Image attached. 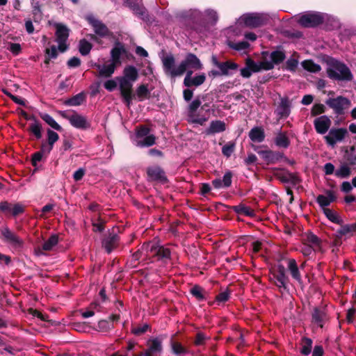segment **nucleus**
Segmentation results:
<instances>
[{"label":"nucleus","mask_w":356,"mask_h":356,"mask_svg":"<svg viewBox=\"0 0 356 356\" xmlns=\"http://www.w3.org/2000/svg\"><path fill=\"white\" fill-rule=\"evenodd\" d=\"M47 155H49L52 150L55 143L59 140L58 134L54 131L47 129Z\"/></svg>","instance_id":"32"},{"label":"nucleus","mask_w":356,"mask_h":356,"mask_svg":"<svg viewBox=\"0 0 356 356\" xmlns=\"http://www.w3.org/2000/svg\"><path fill=\"white\" fill-rule=\"evenodd\" d=\"M323 213L331 222L341 225L343 223L342 218L330 209H324Z\"/></svg>","instance_id":"42"},{"label":"nucleus","mask_w":356,"mask_h":356,"mask_svg":"<svg viewBox=\"0 0 356 356\" xmlns=\"http://www.w3.org/2000/svg\"><path fill=\"white\" fill-rule=\"evenodd\" d=\"M136 95L139 101H143L145 99H149L150 92L148 89L147 84H141L136 89Z\"/></svg>","instance_id":"45"},{"label":"nucleus","mask_w":356,"mask_h":356,"mask_svg":"<svg viewBox=\"0 0 356 356\" xmlns=\"http://www.w3.org/2000/svg\"><path fill=\"white\" fill-rule=\"evenodd\" d=\"M170 347L173 354L181 356L188 353V349L183 346L181 343L174 340L172 338L170 339Z\"/></svg>","instance_id":"37"},{"label":"nucleus","mask_w":356,"mask_h":356,"mask_svg":"<svg viewBox=\"0 0 356 356\" xmlns=\"http://www.w3.org/2000/svg\"><path fill=\"white\" fill-rule=\"evenodd\" d=\"M86 94L83 92L74 95L71 98L66 99L64 104L69 106H77L81 105L86 101Z\"/></svg>","instance_id":"31"},{"label":"nucleus","mask_w":356,"mask_h":356,"mask_svg":"<svg viewBox=\"0 0 356 356\" xmlns=\"http://www.w3.org/2000/svg\"><path fill=\"white\" fill-rule=\"evenodd\" d=\"M40 117L52 129L58 131L63 130L62 127L60 124H58L49 114L40 113Z\"/></svg>","instance_id":"40"},{"label":"nucleus","mask_w":356,"mask_h":356,"mask_svg":"<svg viewBox=\"0 0 356 356\" xmlns=\"http://www.w3.org/2000/svg\"><path fill=\"white\" fill-rule=\"evenodd\" d=\"M275 145L280 148L286 149L290 145V140L286 132H279L274 138Z\"/></svg>","instance_id":"30"},{"label":"nucleus","mask_w":356,"mask_h":356,"mask_svg":"<svg viewBox=\"0 0 356 356\" xmlns=\"http://www.w3.org/2000/svg\"><path fill=\"white\" fill-rule=\"evenodd\" d=\"M138 72L136 67L127 65L123 70V76L115 79L119 83V90L123 102L129 106L135 98L133 90V83L138 79Z\"/></svg>","instance_id":"2"},{"label":"nucleus","mask_w":356,"mask_h":356,"mask_svg":"<svg viewBox=\"0 0 356 356\" xmlns=\"http://www.w3.org/2000/svg\"><path fill=\"white\" fill-rule=\"evenodd\" d=\"M89 24L92 26L96 35L101 38H113L114 34L102 21L93 17L88 18Z\"/></svg>","instance_id":"13"},{"label":"nucleus","mask_w":356,"mask_h":356,"mask_svg":"<svg viewBox=\"0 0 356 356\" xmlns=\"http://www.w3.org/2000/svg\"><path fill=\"white\" fill-rule=\"evenodd\" d=\"M323 22V15L315 12L306 13L302 15L298 20V23L305 28H314L322 24Z\"/></svg>","instance_id":"7"},{"label":"nucleus","mask_w":356,"mask_h":356,"mask_svg":"<svg viewBox=\"0 0 356 356\" xmlns=\"http://www.w3.org/2000/svg\"><path fill=\"white\" fill-rule=\"evenodd\" d=\"M212 64L220 70V72L222 76H229V70H236L238 65L230 60L225 62H220L216 56L211 57Z\"/></svg>","instance_id":"15"},{"label":"nucleus","mask_w":356,"mask_h":356,"mask_svg":"<svg viewBox=\"0 0 356 356\" xmlns=\"http://www.w3.org/2000/svg\"><path fill=\"white\" fill-rule=\"evenodd\" d=\"M313 341L310 338L304 337L302 339V347L300 349V353L305 356H307L312 351Z\"/></svg>","instance_id":"43"},{"label":"nucleus","mask_w":356,"mask_h":356,"mask_svg":"<svg viewBox=\"0 0 356 356\" xmlns=\"http://www.w3.org/2000/svg\"><path fill=\"white\" fill-rule=\"evenodd\" d=\"M149 329H150V326L148 324H144L141 327L132 328L131 332L136 336H140L146 332Z\"/></svg>","instance_id":"61"},{"label":"nucleus","mask_w":356,"mask_h":356,"mask_svg":"<svg viewBox=\"0 0 356 356\" xmlns=\"http://www.w3.org/2000/svg\"><path fill=\"white\" fill-rule=\"evenodd\" d=\"M92 66L99 70L98 74L97 76L103 78L111 77L115 72L116 67H118V65L113 63L108 65H101L99 63H94Z\"/></svg>","instance_id":"22"},{"label":"nucleus","mask_w":356,"mask_h":356,"mask_svg":"<svg viewBox=\"0 0 356 356\" xmlns=\"http://www.w3.org/2000/svg\"><path fill=\"white\" fill-rule=\"evenodd\" d=\"M0 239L14 248H21L24 245V241L7 225L0 227Z\"/></svg>","instance_id":"5"},{"label":"nucleus","mask_w":356,"mask_h":356,"mask_svg":"<svg viewBox=\"0 0 356 356\" xmlns=\"http://www.w3.org/2000/svg\"><path fill=\"white\" fill-rule=\"evenodd\" d=\"M241 21L249 28H257L265 24L264 17L259 13H247L241 17Z\"/></svg>","instance_id":"14"},{"label":"nucleus","mask_w":356,"mask_h":356,"mask_svg":"<svg viewBox=\"0 0 356 356\" xmlns=\"http://www.w3.org/2000/svg\"><path fill=\"white\" fill-rule=\"evenodd\" d=\"M312 323L323 328L327 318L326 313L321 309L315 307L312 313Z\"/></svg>","instance_id":"24"},{"label":"nucleus","mask_w":356,"mask_h":356,"mask_svg":"<svg viewBox=\"0 0 356 356\" xmlns=\"http://www.w3.org/2000/svg\"><path fill=\"white\" fill-rule=\"evenodd\" d=\"M113 327V324L108 320H100L98 322V328L102 332H108Z\"/></svg>","instance_id":"57"},{"label":"nucleus","mask_w":356,"mask_h":356,"mask_svg":"<svg viewBox=\"0 0 356 356\" xmlns=\"http://www.w3.org/2000/svg\"><path fill=\"white\" fill-rule=\"evenodd\" d=\"M347 134L348 131L346 128H332L324 138L328 145L334 147L337 143L342 141Z\"/></svg>","instance_id":"12"},{"label":"nucleus","mask_w":356,"mask_h":356,"mask_svg":"<svg viewBox=\"0 0 356 356\" xmlns=\"http://www.w3.org/2000/svg\"><path fill=\"white\" fill-rule=\"evenodd\" d=\"M331 124V120L327 115H321L314 121L315 130L319 134H325L329 130Z\"/></svg>","instance_id":"21"},{"label":"nucleus","mask_w":356,"mask_h":356,"mask_svg":"<svg viewBox=\"0 0 356 356\" xmlns=\"http://www.w3.org/2000/svg\"><path fill=\"white\" fill-rule=\"evenodd\" d=\"M326 108L322 104H315L311 110V115L314 117L323 114L325 112Z\"/></svg>","instance_id":"55"},{"label":"nucleus","mask_w":356,"mask_h":356,"mask_svg":"<svg viewBox=\"0 0 356 356\" xmlns=\"http://www.w3.org/2000/svg\"><path fill=\"white\" fill-rule=\"evenodd\" d=\"M236 147L234 141H229L222 147V154L227 158H229L234 153Z\"/></svg>","instance_id":"51"},{"label":"nucleus","mask_w":356,"mask_h":356,"mask_svg":"<svg viewBox=\"0 0 356 356\" xmlns=\"http://www.w3.org/2000/svg\"><path fill=\"white\" fill-rule=\"evenodd\" d=\"M273 278L275 280V285L280 289V291H288L289 277L286 275V269L282 264L277 265L272 271Z\"/></svg>","instance_id":"9"},{"label":"nucleus","mask_w":356,"mask_h":356,"mask_svg":"<svg viewBox=\"0 0 356 356\" xmlns=\"http://www.w3.org/2000/svg\"><path fill=\"white\" fill-rule=\"evenodd\" d=\"M231 292V290L227 288L225 291L218 293L215 298V301L209 302V305H212L215 302L218 305L227 302L230 298Z\"/></svg>","instance_id":"46"},{"label":"nucleus","mask_w":356,"mask_h":356,"mask_svg":"<svg viewBox=\"0 0 356 356\" xmlns=\"http://www.w3.org/2000/svg\"><path fill=\"white\" fill-rule=\"evenodd\" d=\"M228 45L230 48L235 49L236 51H241L246 49L249 47L250 44L246 41H241L237 43H234L232 42H229Z\"/></svg>","instance_id":"56"},{"label":"nucleus","mask_w":356,"mask_h":356,"mask_svg":"<svg viewBox=\"0 0 356 356\" xmlns=\"http://www.w3.org/2000/svg\"><path fill=\"white\" fill-rule=\"evenodd\" d=\"M325 104L337 115H343L344 110L349 108L351 105L350 101L343 96H338L336 98H329L325 101Z\"/></svg>","instance_id":"10"},{"label":"nucleus","mask_w":356,"mask_h":356,"mask_svg":"<svg viewBox=\"0 0 356 356\" xmlns=\"http://www.w3.org/2000/svg\"><path fill=\"white\" fill-rule=\"evenodd\" d=\"M190 293L195 298L197 301H204L207 299V291L204 288L198 284H195L191 288Z\"/></svg>","instance_id":"34"},{"label":"nucleus","mask_w":356,"mask_h":356,"mask_svg":"<svg viewBox=\"0 0 356 356\" xmlns=\"http://www.w3.org/2000/svg\"><path fill=\"white\" fill-rule=\"evenodd\" d=\"M250 140L254 143H261L265 139V132L261 127H253L248 134Z\"/></svg>","instance_id":"27"},{"label":"nucleus","mask_w":356,"mask_h":356,"mask_svg":"<svg viewBox=\"0 0 356 356\" xmlns=\"http://www.w3.org/2000/svg\"><path fill=\"white\" fill-rule=\"evenodd\" d=\"M272 170L275 171H279L282 170L283 172H286L289 176V183H291L293 186L300 183L302 181L301 179L299 177L297 172H290L289 170H287L285 168H274Z\"/></svg>","instance_id":"44"},{"label":"nucleus","mask_w":356,"mask_h":356,"mask_svg":"<svg viewBox=\"0 0 356 356\" xmlns=\"http://www.w3.org/2000/svg\"><path fill=\"white\" fill-rule=\"evenodd\" d=\"M127 51L124 45L121 42L117 40L115 42L114 47L111 50V63L119 66L122 64L121 55L127 54Z\"/></svg>","instance_id":"18"},{"label":"nucleus","mask_w":356,"mask_h":356,"mask_svg":"<svg viewBox=\"0 0 356 356\" xmlns=\"http://www.w3.org/2000/svg\"><path fill=\"white\" fill-rule=\"evenodd\" d=\"M29 314H31L33 316H35V317L40 318L42 321H48V315L43 314L38 309L31 308L29 309Z\"/></svg>","instance_id":"63"},{"label":"nucleus","mask_w":356,"mask_h":356,"mask_svg":"<svg viewBox=\"0 0 356 356\" xmlns=\"http://www.w3.org/2000/svg\"><path fill=\"white\" fill-rule=\"evenodd\" d=\"M156 143V136L153 134H148L140 140H136V145L140 147H151Z\"/></svg>","instance_id":"39"},{"label":"nucleus","mask_w":356,"mask_h":356,"mask_svg":"<svg viewBox=\"0 0 356 356\" xmlns=\"http://www.w3.org/2000/svg\"><path fill=\"white\" fill-rule=\"evenodd\" d=\"M302 67L310 72L316 73L318 72L321 67L320 65L314 62V60L309 59V60H305L302 62Z\"/></svg>","instance_id":"41"},{"label":"nucleus","mask_w":356,"mask_h":356,"mask_svg":"<svg viewBox=\"0 0 356 356\" xmlns=\"http://www.w3.org/2000/svg\"><path fill=\"white\" fill-rule=\"evenodd\" d=\"M226 130V124L221 120H213L210 123L209 127L206 130L207 135L215 134L223 132Z\"/></svg>","instance_id":"26"},{"label":"nucleus","mask_w":356,"mask_h":356,"mask_svg":"<svg viewBox=\"0 0 356 356\" xmlns=\"http://www.w3.org/2000/svg\"><path fill=\"white\" fill-rule=\"evenodd\" d=\"M162 63L165 73L171 77L180 76L188 69L200 70L203 68V65L200 60L193 53L187 54L177 67H175V58L172 54L163 57L162 58Z\"/></svg>","instance_id":"1"},{"label":"nucleus","mask_w":356,"mask_h":356,"mask_svg":"<svg viewBox=\"0 0 356 356\" xmlns=\"http://www.w3.org/2000/svg\"><path fill=\"white\" fill-rule=\"evenodd\" d=\"M92 48V44L86 39H81L79 44V51L82 56L89 54Z\"/></svg>","instance_id":"48"},{"label":"nucleus","mask_w":356,"mask_h":356,"mask_svg":"<svg viewBox=\"0 0 356 356\" xmlns=\"http://www.w3.org/2000/svg\"><path fill=\"white\" fill-rule=\"evenodd\" d=\"M150 252L157 260L166 261L171 259V251L169 248L163 245H152L150 248Z\"/></svg>","instance_id":"19"},{"label":"nucleus","mask_w":356,"mask_h":356,"mask_svg":"<svg viewBox=\"0 0 356 356\" xmlns=\"http://www.w3.org/2000/svg\"><path fill=\"white\" fill-rule=\"evenodd\" d=\"M120 240V236L117 234L109 233L108 236H105L102 239V248L107 254H110L113 250L118 247Z\"/></svg>","instance_id":"17"},{"label":"nucleus","mask_w":356,"mask_h":356,"mask_svg":"<svg viewBox=\"0 0 356 356\" xmlns=\"http://www.w3.org/2000/svg\"><path fill=\"white\" fill-rule=\"evenodd\" d=\"M147 180L149 182L156 181L162 184L168 182L164 170L159 165H153L147 168Z\"/></svg>","instance_id":"11"},{"label":"nucleus","mask_w":356,"mask_h":356,"mask_svg":"<svg viewBox=\"0 0 356 356\" xmlns=\"http://www.w3.org/2000/svg\"><path fill=\"white\" fill-rule=\"evenodd\" d=\"M56 40L67 42L69 37L70 29L62 24H56Z\"/></svg>","instance_id":"33"},{"label":"nucleus","mask_w":356,"mask_h":356,"mask_svg":"<svg viewBox=\"0 0 356 356\" xmlns=\"http://www.w3.org/2000/svg\"><path fill=\"white\" fill-rule=\"evenodd\" d=\"M47 144L42 143L40 147V149L38 152H35L31 155V164L33 167H35L34 172L38 170V163L42 161L44 156L46 157L47 155Z\"/></svg>","instance_id":"25"},{"label":"nucleus","mask_w":356,"mask_h":356,"mask_svg":"<svg viewBox=\"0 0 356 356\" xmlns=\"http://www.w3.org/2000/svg\"><path fill=\"white\" fill-rule=\"evenodd\" d=\"M288 269L291 277L299 284L302 283V277L299 270L297 262L294 259H290L288 261Z\"/></svg>","instance_id":"28"},{"label":"nucleus","mask_w":356,"mask_h":356,"mask_svg":"<svg viewBox=\"0 0 356 356\" xmlns=\"http://www.w3.org/2000/svg\"><path fill=\"white\" fill-rule=\"evenodd\" d=\"M254 150L261 156L266 165H274L282 161L285 154L280 151H274L269 149L265 150L258 149V147L253 145Z\"/></svg>","instance_id":"8"},{"label":"nucleus","mask_w":356,"mask_h":356,"mask_svg":"<svg viewBox=\"0 0 356 356\" xmlns=\"http://www.w3.org/2000/svg\"><path fill=\"white\" fill-rule=\"evenodd\" d=\"M59 114L62 118L67 120L70 124L76 129L86 130L91 127L90 123L85 116L77 113L74 111H73V114L71 115H68L65 111H59Z\"/></svg>","instance_id":"6"},{"label":"nucleus","mask_w":356,"mask_h":356,"mask_svg":"<svg viewBox=\"0 0 356 356\" xmlns=\"http://www.w3.org/2000/svg\"><path fill=\"white\" fill-rule=\"evenodd\" d=\"M340 235H346L348 234L356 233V222L353 224H341L340 229L337 230Z\"/></svg>","instance_id":"50"},{"label":"nucleus","mask_w":356,"mask_h":356,"mask_svg":"<svg viewBox=\"0 0 356 356\" xmlns=\"http://www.w3.org/2000/svg\"><path fill=\"white\" fill-rule=\"evenodd\" d=\"M201 101L199 98H196L194 99L188 106V118H193L195 112L197 111V108L201 105Z\"/></svg>","instance_id":"53"},{"label":"nucleus","mask_w":356,"mask_h":356,"mask_svg":"<svg viewBox=\"0 0 356 356\" xmlns=\"http://www.w3.org/2000/svg\"><path fill=\"white\" fill-rule=\"evenodd\" d=\"M206 80V76L204 73L196 75L192 77L189 81H188L184 86L187 88H191L193 86L198 87L203 84Z\"/></svg>","instance_id":"38"},{"label":"nucleus","mask_w":356,"mask_h":356,"mask_svg":"<svg viewBox=\"0 0 356 356\" xmlns=\"http://www.w3.org/2000/svg\"><path fill=\"white\" fill-rule=\"evenodd\" d=\"M351 173L350 168L347 165H343L339 170L335 171V175L340 178H347Z\"/></svg>","instance_id":"54"},{"label":"nucleus","mask_w":356,"mask_h":356,"mask_svg":"<svg viewBox=\"0 0 356 356\" xmlns=\"http://www.w3.org/2000/svg\"><path fill=\"white\" fill-rule=\"evenodd\" d=\"M232 177L233 173L230 170H228L225 173L222 180L223 188H229L231 186L232 183Z\"/></svg>","instance_id":"60"},{"label":"nucleus","mask_w":356,"mask_h":356,"mask_svg":"<svg viewBox=\"0 0 356 356\" xmlns=\"http://www.w3.org/2000/svg\"><path fill=\"white\" fill-rule=\"evenodd\" d=\"M316 202L319 204V206L323 209H327L326 207H328L330 203L328 201V198L323 195H319L316 197Z\"/></svg>","instance_id":"62"},{"label":"nucleus","mask_w":356,"mask_h":356,"mask_svg":"<svg viewBox=\"0 0 356 356\" xmlns=\"http://www.w3.org/2000/svg\"><path fill=\"white\" fill-rule=\"evenodd\" d=\"M245 65L248 67L251 72H259L261 70H273V65L268 60H264L259 64L253 59L248 57L245 59Z\"/></svg>","instance_id":"20"},{"label":"nucleus","mask_w":356,"mask_h":356,"mask_svg":"<svg viewBox=\"0 0 356 356\" xmlns=\"http://www.w3.org/2000/svg\"><path fill=\"white\" fill-rule=\"evenodd\" d=\"M308 243L314 245L316 247H320L321 245V239L312 232H309L307 234L306 239Z\"/></svg>","instance_id":"59"},{"label":"nucleus","mask_w":356,"mask_h":356,"mask_svg":"<svg viewBox=\"0 0 356 356\" xmlns=\"http://www.w3.org/2000/svg\"><path fill=\"white\" fill-rule=\"evenodd\" d=\"M230 209L238 215H244L245 216L254 217L255 212L250 207L243 204L230 207Z\"/></svg>","instance_id":"29"},{"label":"nucleus","mask_w":356,"mask_h":356,"mask_svg":"<svg viewBox=\"0 0 356 356\" xmlns=\"http://www.w3.org/2000/svg\"><path fill=\"white\" fill-rule=\"evenodd\" d=\"M291 102L288 97L280 99V102L275 111V113L280 119H286L291 113Z\"/></svg>","instance_id":"16"},{"label":"nucleus","mask_w":356,"mask_h":356,"mask_svg":"<svg viewBox=\"0 0 356 356\" xmlns=\"http://www.w3.org/2000/svg\"><path fill=\"white\" fill-rule=\"evenodd\" d=\"M124 5L129 8L137 15L143 16L145 14V8L141 7L136 0H124Z\"/></svg>","instance_id":"35"},{"label":"nucleus","mask_w":356,"mask_h":356,"mask_svg":"<svg viewBox=\"0 0 356 356\" xmlns=\"http://www.w3.org/2000/svg\"><path fill=\"white\" fill-rule=\"evenodd\" d=\"M29 131L32 133L37 140H40L42 137V124L40 122L32 123L30 124Z\"/></svg>","instance_id":"49"},{"label":"nucleus","mask_w":356,"mask_h":356,"mask_svg":"<svg viewBox=\"0 0 356 356\" xmlns=\"http://www.w3.org/2000/svg\"><path fill=\"white\" fill-rule=\"evenodd\" d=\"M326 63L328 66L326 72L330 79L343 81H351L353 79L350 68L344 63L329 57Z\"/></svg>","instance_id":"3"},{"label":"nucleus","mask_w":356,"mask_h":356,"mask_svg":"<svg viewBox=\"0 0 356 356\" xmlns=\"http://www.w3.org/2000/svg\"><path fill=\"white\" fill-rule=\"evenodd\" d=\"M25 212V206L21 202H12L8 200L0 202V216L8 218H16Z\"/></svg>","instance_id":"4"},{"label":"nucleus","mask_w":356,"mask_h":356,"mask_svg":"<svg viewBox=\"0 0 356 356\" xmlns=\"http://www.w3.org/2000/svg\"><path fill=\"white\" fill-rule=\"evenodd\" d=\"M298 64V60L294 58H289L285 63V69L291 72H296Z\"/></svg>","instance_id":"58"},{"label":"nucleus","mask_w":356,"mask_h":356,"mask_svg":"<svg viewBox=\"0 0 356 356\" xmlns=\"http://www.w3.org/2000/svg\"><path fill=\"white\" fill-rule=\"evenodd\" d=\"M207 339V337L203 332H199L196 334L195 339L194 341V344L195 346H201L203 345Z\"/></svg>","instance_id":"64"},{"label":"nucleus","mask_w":356,"mask_h":356,"mask_svg":"<svg viewBox=\"0 0 356 356\" xmlns=\"http://www.w3.org/2000/svg\"><path fill=\"white\" fill-rule=\"evenodd\" d=\"M163 337L151 338L147 341L148 348L147 350L156 355L161 353L163 350L162 341Z\"/></svg>","instance_id":"23"},{"label":"nucleus","mask_w":356,"mask_h":356,"mask_svg":"<svg viewBox=\"0 0 356 356\" xmlns=\"http://www.w3.org/2000/svg\"><path fill=\"white\" fill-rule=\"evenodd\" d=\"M150 133V129L146 125H139L136 128V137L140 140Z\"/></svg>","instance_id":"52"},{"label":"nucleus","mask_w":356,"mask_h":356,"mask_svg":"<svg viewBox=\"0 0 356 356\" xmlns=\"http://www.w3.org/2000/svg\"><path fill=\"white\" fill-rule=\"evenodd\" d=\"M58 243V236L52 234L42 245V250L44 251H50Z\"/></svg>","instance_id":"47"},{"label":"nucleus","mask_w":356,"mask_h":356,"mask_svg":"<svg viewBox=\"0 0 356 356\" xmlns=\"http://www.w3.org/2000/svg\"><path fill=\"white\" fill-rule=\"evenodd\" d=\"M270 58L271 61L269 62L272 63L273 69L275 65H279L285 60L286 54L284 51L276 50L270 53Z\"/></svg>","instance_id":"36"}]
</instances>
